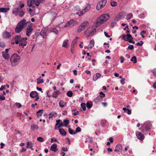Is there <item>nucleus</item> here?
I'll return each instance as SVG.
<instances>
[{
	"label": "nucleus",
	"instance_id": "f257e3e1",
	"mask_svg": "<svg viewBox=\"0 0 156 156\" xmlns=\"http://www.w3.org/2000/svg\"><path fill=\"white\" fill-rule=\"evenodd\" d=\"M20 56L17 54H13L10 58L11 64L12 66L17 65L20 62Z\"/></svg>",
	"mask_w": 156,
	"mask_h": 156
},
{
	"label": "nucleus",
	"instance_id": "f03ea898",
	"mask_svg": "<svg viewBox=\"0 0 156 156\" xmlns=\"http://www.w3.org/2000/svg\"><path fill=\"white\" fill-rule=\"evenodd\" d=\"M110 18V16L108 14H104L100 16L96 21L97 24L99 25L101 23H103L107 20Z\"/></svg>",
	"mask_w": 156,
	"mask_h": 156
},
{
	"label": "nucleus",
	"instance_id": "7ed1b4c3",
	"mask_svg": "<svg viewBox=\"0 0 156 156\" xmlns=\"http://www.w3.org/2000/svg\"><path fill=\"white\" fill-rule=\"evenodd\" d=\"M26 23V21L25 20L23 19L21 20L15 28L16 32L17 33L20 32L24 27Z\"/></svg>",
	"mask_w": 156,
	"mask_h": 156
},
{
	"label": "nucleus",
	"instance_id": "20e7f679",
	"mask_svg": "<svg viewBox=\"0 0 156 156\" xmlns=\"http://www.w3.org/2000/svg\"><path fill=\"white\" fill-rule=\"evenodd\" d=\"M96 31L95 29L92 26H90L84 32V34L87 37L92 36Z\"/></svg>",
	"mask_w": 156,
	"mask_h": 156
},
{
	"label": "nucleus",
	"instance_id": "39448f33",
	"mask_svg": "<svg viewBox=\"0 0 156 156\" xmlns=\"http://www.w3.org/2000/svg\"><path fill=\"white\" fill-rule=\"evenodd\" d=\"M89 23L87 21H85L82 23L78 27L77 30L78 33H80L84 30L89 25Z\"/></svg>",
	"mask_w": 156,
	"mask_h": 156
},
{
	"label": "nucleus",
	"instance_id": "423d86ee",
	"mask_svg": "<svg viewBox=\"0 0 156 156\" xmlns=\"http://www.w3.org/2000/svg\"><path fill=\"white\" fill-rule=\"evenodd\" d=\"M107 3V0H101L97 4L96 9L98 10H99L103 8Z\"/></svg>",
	"mask_w": 156,
	"mask_h": 156
},
{
	"label": "nucleus",
	"instance_id": "0eeeda50",
	"mask_svg": "<svg viewBox=\"0 0 156 156\" xmlns=\"http://www.w3.org/2000/svg\"><path fill=\"white\" fill-rule=\"evenodd\" d=\"M126 12H121L115 18V20L117 21L123 19L126 15Z\"/></svg>",
	"mask_w": 156,
	"mask_h": 156
},
{
	"label": "nucleus",
	"instance_id": "6e6552de",
	"mask_svg": "<svg viewBox=\"0 0 156 156\" xmlns=\"http://www.w3.org/2000/svg\"><path fill=\"white\" fill-rule=\"evenodd\" d=\"M77 23L76 21L74 20H71L67 22L65 25L64 27H72L77 24Z\"/></svg>",
	"mask_w": 156,
	"mask_h": 156
},
{
	"label": "nucleus",
	"instance_id": "1a4fd4ad",
	"mask_svg": "<svg viewBox=\"0 0 156 156\" xmlns=\"http://www.w3.org/2000/svg\"><path fill=\"white\" fill-rule=\"evenodd\" d=\"M152 126L150 122H147L143 124V127L144 128L146 131L148 132L151 129Z\"/></svg>",
	"mask_w": 156,
	"mask_h": 156
},
{
	"label": "nucleus",
	"instance_id": "9d476101",
	"mask_svg": "<svg viewBox=\"0 0 156 156\" xmlns=\"http://www.w3.org/2000/svg\"><path fill=\"white\" fill-rule=\"evenodd\" d=\"M49 27L47 28H45L44 29H43L41 31L40 35L43 38H45L47 35V32H48Z\"/></svg>",
	"mask_w": 156,
	"mask_h": 156
},
{
	"label": "nucleus",
	"instance_id": "9b49d317",
	"mask_svg": "<svg viewBox=\"0 0 156 156\" xmlns=\"http://www.w3.org/2000/svg\"><path fill=\"white\" fill-rule=\"evenodd\" d=\"M27 39V38L26 37L21 38L19 43V45L23 47L25 46L26 45V40Z\"/></svg>",
	"mask_w": 156,
	"mask_h": 156
},
{
	"label": "nucleus",
	"instance_id": "f8f14e48",
	"mask_svg": "<svg viewBox=\"0 0 156 156\" xmlns=\"http://www.w3.org/2000/svg\"><path fill=\"white\" fill-rule=\"evenodd\" d=\"M33 29L32 28L31 26H29L27 28L26 35L27 36L29 37L31 34L32 32Z\"/></svg>",
	"mask_w": 156,
	"mask_h": 156
},
{
	"label": "nucleus",
	"instance_id": "ddd939ff",
	"mask_svg": "<svg viewBox=\"0 0 156 156\" xmlns=\"http://www.w3.org/2000/svg\"><path fill=\"white\" fill-rule=\"evenodd\" d=\"M122 149V147L121 144H119L117 145L115 147L114 151L116 152L119 154H120Z\"/></svg>",
	"mask_w": 156,
	"mask_h": 156
},
{
	"label": "nucleus",
	"instance_id": "4468645a",
	"mask_svg": "<svg viewBox=\"0 0 156 156\" xmlns=\"http://www.w3.org/2000/svg\"><path fill=\"white\" fill-rule=\"evenodd\" d=\"M136 136L137 138L140 140H143L144 138V136L143 134L140 132L137 131L136 133Z\"/></svg>",
	"mask_w": 156,
	"mask_h": 156
},
{
	"label": "nucleus",
	"instance_id": "2eb2a0df",
	"mask_svg": "<svg viewBox=\"0 0 156 156\" xmlns=\"http://www.w3.org/2000/svg\"><path fill=\"white\" fill-rule=\"evenodd\" d=\"M11 35L9 33L5 31L3 33V37L4 38H8L11 37Z\"/></svg>",
	"mask_w": 156,
	"mask_h": 156
},
{
	"label": "nucleus",
	"instance_id": "dca6fc26",
	"mask_svg": "<svg viewBox=\"0 0 156 156\" xmlns=\"http://www.w3.org/2000/svg\"><path fill=\"white\" fill-rule=\"evenodd\" d=\"M102 100L101 98V96H98L95 98L94 100V101L96 104L98 103V102L101 101Z\"/></svg>",
	"mask_w": 156,
	"mask_h": 156
},
{
	"label": "nucleus",
	"instance_id": "f3484780",
	"mask_svg": "<svg viewBox=\"0 0 156 156\" xmlns=\"http://www.w3.org/2000/svg\"><path fill=\"white\" fill-rule=\"evenodd\" d=\"M58 150L57 145L55 144H53L51 147L50 150L54 152H56Z\"/></svg>",
	"mask_w": 156,
	"mask_h": 156
},
{
	"label": "nucleus",
	"instance_id": "a211bd4d",
	"mask_svg": "<svg viewBox=\"0 0 156 156\" xmlns=\"http://www.w3.org/2000/svg\"><path fill=\"white\" fill-rule=\"evenodd\" d=\"M20 11V9L19 8H15L13 10L12 13L16 15H18L19 14Z\"/></svg>",
	"mask_w": 156,
	"mask_h": 156
},
{
	"label": "nucleus",
	"instance_id": "6ab92c4d",
	"mask_svg": "<svg viewBox=\"0 0 156 156\" xmlns=\"http://www.w3.org/2000/svg\"><path fill=\"white\" fill-rule=\"evenodd\" d=\"M27 148H30L32 150H34V149L32 148L33 145V143H32L31 142H28L27 143Z\"/></svg>",
	"mask_w": 156,
	"mask_h": 156
},
{
	"label": "nucleus",
	"instance_id": "aec40b11",
	"mask_svg": "<svg viewBox=\"0 0 156 156\" xmlns=\"http://www.w3.org/2000/svg\"><path fill=\"white\" fill-rule=\"evenodd\" d=\"M30 128L32 131L37 130L38 129V126L37 124H33L31 126Z\"/></svg>",
	"mask_w": 156,
	"mask_h": 156
},
{
	"label": "nucleus",
	"instance_id": "412c9836",
	"mask_svg": "<svg viewBox=\"0 0 156 156\" xmlns=\"http://www.w3.org/2000/svg\"><path fill=\"white\" fill-rule=\"evenodd\" d=\"M34 3L35 4L34 0H28L27 5L29 7H32Z\"/></svg>",
	"mask_w": 156,
	"mask_h": 156
},
{
	"label": "nucleus",
	"instance_id": "4be33fe9",
	"mask_svg": "<svg viewBox=\"0 0 156 156\" xmlns=\"http://www.w3.org/2000/svg\"><path fill=\"white\" fill-rule=\"evenodd\" d=\"M60 134L63 136H65L66 134V132L62 128H60L58 129Z\"/></svg>",
	"mask_w": 156,
	"mask_h": 156
},
{
	"label": "nucleus",
	"instance_id": "5701e85b",
	"mask_svg": "<svg viewBox=\"0 0 156 156\" xmlns=\"http://www.w3.org/2000/svg\"><path fill=\"white\" fill-rule=\"evenodd\" d=\"M38 95V93L36 91H33L30 94V96L33 98H35Z\"/></svg>",
	"mask_w": 156,
	"mask_h": 156
},
{
	"label": "nucleus",
	"instance_id": "b1692460",
	"mask_svg": "<svg viewBox=\"0 0 156 156\" xmlns=\"http://www.w3.org/2000/svg\"><path fill=\"white\" fill-rule=\"evenodd\" d=\"M91 8L90 5L89 4L87 5L86 7L83 9L82 11L84 13L85 12L88 11Z\"/></svg>",
	"mask_w": 156,
	"mask_h": 156
},
{
	"label": "nucleus",
	"instance_id": "393cba45",
	"mask_svg": "<svg viewBox=\"0 0 156 156\" xmlns=\"http://www.w3.org/2000/svg\"><path fill=\"white\" fill-rule=\"evenodd\" d=\"M51 32H53L56 34H58V31L56 28H53L50 29L49 27L48 33Z\"/></svg>",
	"mask_w": 156,
	"mask_h": 156
},
{
	"label": "nucleus",
	"instance_id": "a878e982",
	"mask_svg": "<svg viewBox=\"0 0 156 156\" xmlns=\"http://www.w3.org/2000/svg\"><path fill=\"white\" fill-rule=\"evenodd\" d=\"M66 103L60 100L59 102V106L60 107L63 108L66 105Z\"/></svg>",
	"mask_w": 156,
	"mask_h": 156
},
{
	"label": "nucleus",
	"instance_id": "bb28decb",
	"mask_svg": "<svg viewBox=\"0 0 156 156\" xmlns=\"http://www.w3.org/2000/svg\"><path fill=\"white\" fill-rule=\"evenodd\" d=\"M9 8H0V12H6L9 11Z\"/></svg>",
	"mask_w": 156,
	"mask_h": 156
},
{
	"label": "nucleus",
	"instance_id": "cd10ccee",
	"mask_svg": "<svg viewBox=\"0 0 156 156\" xmlns=\"http://www.w3.org/2000/svg\"><path fill=\"white\" fill-rule=\"evenodd\" d=\"M21 38V36L20 35L16 36L15 38V42L16 44H18L19 43Z\"/></svg>",
	"mask_w": 156,
	"mask_h": 156
},
{
	"label": "nucleus",
	"instance_id": "c85d7f7f",
	"mask_svg": "<svg viewBox=\"0 0 156 156\" xmlns=\"http://www.w3.org/2000/svg\"><path fill=\"white\" fill-rule=\"evenodd\" d=\"M68 40L67 39L64 40L63 43L62 47H63L67 48L68 47Z\"/></svg>",
	"mask_w": 156,
	"mask_h": 156
},
{
	"label": "nucleus",
	"instance_id": "c756f323",
	"mask_svg": "<svg viewBox=\"0 0 156 156\" xmlns=\"http://www.w3.org/2000/svg\"><path fill=\"white\" fill-rule=\"evenodd\" d=\"M2 56L3 58L5 59H8L9 58V54L8 53H4L2 52Z\"/></svg>",
	"mask_w": 156,
	"mask_h": 156
},
{
	"label": "nucleus",
	"instance_id": "7c9ffc66",
	"mask_svg": "<svg viewBox=\"0 0 156 156\" xmlns=\"http://www.w3.org/2000/svg\"><path fill=\"white\" fill-rule=\"evenodd\" d=\"M101 76V74L98 73H97L95 76H94L93 80L94 81H96Z\"/></svg>",
	"mask_w": 156,
	"mask_h": 156
},
{
	"label": "nucleus",
	"instance_id": "2f4dec72",
	"mask_svg": "<svg viewBox=\"0 0 156 156\" xmlns=\"http://www.w3.org/2000/svg\"><path fill=\"white\" fill-rule=\"evenodd\" d=\"M59 93L60 92L58 90L54 91L53 94V97L55 98H56L57 97L58 95L59 94Z\"/></svg>",
	"mask_w": 156,
	"mask_h": 156
},
{
	"label": "nucleus",
	"instance_id": "473e14b6",
	"mask_svg": "<svg viewBox=\"0 0 156 156\" xmlns=\"http://www.w3.org/2000/svg\"><path fill=\"white\" fill-rule=\"evenodd\" d=\"M94 40L92 39V40L88 46L89 48H91L93 47H94Z\"/></svg>",
	"mask_w": 156,
	"mask_h": 156
},
{
	"label": "nucleus",
	"instance_id": "72a5a7b5",
	"mask_svg": "<svg viewBox=\"0 0 156 156\" xmlns=\"http://www.w3.org/2000/svg\"><path fill=\"white\" fill-rule=\"evenodd\" d=\"M133 17V14L132 13H129L127 15L125 19L126 20H128L131 19Z\"/></svg>",
	"mask_w": 156,
	"mask_h": 156
},
{
	"label": "nucleus",
	"instance_id": "f704fd0d",
	"mask_svg": "<svg viewBox=\"0 0 156 156\" xmlns=\"http://www.w3.org/2000/svg\"><path fill=\"white\" fill-rule=\"evenodd\" d=\"M69 120L67 119H65L63 122V123L64 126H66L69 123Z\"/></svg>",
	"mask_w": 156,
	"mask_h": 156
},
{
	"label": "nucleus",
	"instance_id": "c9c22d12",
	"mask_svg": "<svg viewBox=\"0 0 156 156\" xmlns=\"http://www.w3.org/2000/svg\"><path fill=\"white\" fill-rule=\"evenodd\" d=\"M62 121V120L60 119H58L56 121V123L55 125V129H57V127L58 126H57L59 124H60V123H61V122Z\"/></svg>",
	"mask_w": 156,
	"mask_h": 156
},
{
	"label": "nucleus",
	"instance_id": "e433bc0d",
	"mask_svg": "<svg viewBox=\"0 0 156 156\" xmlns=\"http://www.w3.org/2000/svg\"><path fill=\"white\" fill-rule=\"evenodd\" d=\"M43 110H40L38 111L37 112V115L38 117L41 116L43 112Z\"/></svg>",
	"mask_w": 156,
	"mask_h": 156
},
{
	"label": "nucleus",
	"instance_id": "4c0bfd02",
	"mask_svg": "<svg viewBox=\"0 0 156 156\" xmlns=\"http://www.w3.org/2000/svg\"><path fill=\"white\" fill-rule=\"evenodd\" d=\"M37 84H39L41 83H43L44 82L43 79H41L40 78H38L37 79Z\"/></svg>",
	"mask_w": 156,
	"mask_h": 156
},
{
	"label": "nucleus",
	"instance_id": "58836bf2",
	"mask_svg": "<svg viewBox=\"0 0 156 156\" xmlns=\"http://www.w3.org/2000/svg\"><path fill=\"white\" fill-rule=\"evenodd\" d=\"M81 106L84 111L86 110V105L85 103H82L81 104Z\"/></svg>",
	"mask_w": 156,
	"mask_h": 156
},
{
	"label": "nucleus",
	"instance_id": "ea45409f",
	"mask_svg": "<svg viewBox=\"0 0 156 156\" xmlns=\"http://www.w3.org/2000/svg\"><path fill=\"white\" fill-rule=\"evenodd\" d=\"M130 61L133 62L134 63H136L137 62V59L136 56H133L131 58Z\"/></svg>",
	"mask_w": 156,
	"mask_h": 156
},
{
	"label": "nucleus",
	"instance_id": "a19ab883",
	"mask_svg": "<svg viewBox=\"0 0 156 156\" xmlns=\"http://www.w3.org/2000/svg\"><path fill=\"white\" fill-rule=\"evenodd\" d=\"M125 37H126V35H122V39H123V40H125V41H128L130 43H132V39H129V40L125 39Z\"/></svg>",
	"mask_w": 156,
	"mask_h": 156
},
{
	"label": "nucleus",
	"instance_id": "79ce46f5",
	"mask_svg": "<svg viewBox=\"0 0 156 156\" xmlns=\"http://www.w3.org/2000/svg\"><path fill=\"white\" fill-rule=\"evenodd\" d=\"M42 0H34L35 4L36 6H38L40 4Z\"/></svg>",
	"mask_w": 156,
	"mask_h": 156
},
{
	"label": "nucleus",
	"instance_id": "37998d69",
	"mask_svg": "<svg viewBox=\"0 0 156 156\" xmlns=\"http://www.w3.org/2000/svg\"><path fill=\"white\" fill-rule=\"evenodd\" d=\"M67 95L69 97H71L73 95V93L71 91H69L67 93Z\"/></svg>",
	"mask_w": 156,
	"mask_h": 156
},
{
	"label": "nucleus",
	"instance_id": "c03bdc74",
	"mask_svg": "<svg viewBox=\"0 0 156 156\" xmlns=\"http://www.w3.org/2000/svg\"><path fill=\"white\" fill-rule=\"evenodd\" d=\"M81 131V129L80 127H78L76 129V131L74 132V134H76L78 132H80Z\"/></svg>",
	"mask_w": 156,
	"mask_h": 156
},
{
	"label": "nucleus",
	"instance_id": "a18cd8bd",
	"mask_svg": "<svg viewBox=\"0 0 156 156\" xmlns=\"http://www.w3.org/2000/svg\"><path fill=\"white\" fill-rule=\"evenodd\" d=\"M126 35V37H127L125 39H128L129 40L131 39H133V38L132 37L131 35L130 34H128Z\"/></svg>",
	"mask_w": 156,
	"mask_h": 156
},
{
	"label": "nucleus",
	"instance_id": "49530a36",
	"mask_svg": "<svg viewBox=\"0 0 156 156\" xmlns=\"http://www.w3.org/2000/svg\"><path fill=\"white\" fill-rule=\"evenodd\" d=\"M111 4L112 6L114 7L117 5V3L116 2L111 1Z\"/></svg>",
	"mask_w": 156,
	"mask_h": 156
},
{
	"label": "nucleus",
	"instance_id": "de8ad7c7",
	"mask_svg": "<svg viewBox=\"0 0 156 156\" xmlns=\"http://www.w3.org/2000/svg\"><path fill=\"white\" fill-rule=\"evenodd\" d=\"M79 39V37H76L72 41V43H74L75 44H76L77 42V40Z\"/></svg>",
	"mask_w": 156,
	"mask_h": 156
},
{
	"label": "nucleus",
	"instance_id": "09e8293b",
	"mask_svg": "<svg viewBox=\"0 0 156 156\" xmlns=\"http://www.w3.org/2000/svg\"><path fill=\"white\" fill-rule=\"evenodd\" d=\"M84 14V12H83L82 10L76 13V14L78 15L79 16H81Z\"/></svg>",
	"mask_w": 156,
	"mask_h": 156
},
{
	"label": "nucleus",
	"instance_id": "8fccbe9b",
	"mask_svg": "<svg viewBox=\"0 0 156 156\" xmlns=\"http://www.w3.org/2000/svg\"><path fill=\"white\" fill-rule=\"evenodd\" d=\"M146 31L144 30H143L141 31L140 33V34L141 35L142 37L143 38H144L145 37V36L144 35L146 34Z\"/></svg>",
	"mask_w": 156,
	"mask_h": 156
},
{
	"label": "nucleus",
	"instance_id": "3c124183",
	"mask_svg": "<svg viewBox=\"0 0 156 156\" xmlns=\"http://www.w3.org/2000/svg\"><path fill=\"white\" fill-rule=\"evenodd\" d=\"M86 105L87 108L89 109L92 106V104L88 102L87 103Z\"/></svg>",
	"mask_w": 156,
	"mask_h": 156
},
{
	"label": "nucleus",
	"instance_id": "603ef678",
	"mask_svg": "<svg viewBox=\"0 0 156 156\" xmlns=\"http://www.w3.org/2000/svg\"><path fill=\"white\" fill-rule=\"evenodd\" d=\"M24 14V11L20 9V12L19 14L20 16V17H22L23 16Z\"/></svg>",
	"mask_w": 156,
	"mask_h": 156
},
{
	"label": "nucleus",
	"instance_id": "864d4df0",
	"mask_svg": "<svg viewBox=\"0 0 156 156\" xmlns=\"http://www.w3.org/2000/svg\"><path fill=\"white\" fill-rule=\"evenodd\" d=\"M68 131L69 133L71 134H74V132L70 128L68 129Z\"/></svg>",
	"mask_w": 156,
	"mask_h": 156
},
{
	"label": "nucleus",
	"instance_id": "5fc2aeb1",
	"mask_svg": "<svg viewBox=\"0 0 156 156\" xmlns=\"http://www.w3.org/2000/svg\"><path fill=\"white\" fill-rule=\"evenodd\" d=\"M15 106L18 108H20L22 107L21 104L19 103H15Z\"/></svg>",
	"mask_w": 156,
	"mask_h": 156
},
{
	"label": "nucleus",
	"instance_id": "6e6d98bb",
	"mask_svg": "<svg viewBox=\"0 0 156 156\" xmlns=\"http://www.w3.org/2000/svg\"><path fill=\"white\" fill-rule=\"evenodd\" d=\"M5 46L4 43L3 41H0V47L2 48H4Z\"/></svg>",
	"mask_w": 156,
	"mask_h": 156
},
{
	"label": "nucleus",
	"instance_id": "4d7b16f0",
	"mask_svg": "<svg viewBox=\"0 0 156 156\" xmlns=\"http://www.w3.org/2000/svg\"><path fill=\"white\" fill-rule=\"evenodd\" d=\"M37 140L40 142H43L44 141L43 138L41 137H38L37 139Z\"/></svg>",
	"mask_w": 156,
	"mask_h": 156
},
{
	"label": "nucleus",
	"instance_id": "13d9d810",
	"mask_svg": "<svg viewBox=\"0 0 156 156\" xmlns=\"http://www.w3.org/2000/svg\"><path fill=\"white\" fill-rule=\"evenodd\" d=\"M143 43H144L142 41H140V43L139 42H137L136 44L137 46H142L143 44Z\"/></svg>",
	"mask_w": 156,
	"mask_h": 156
},
{
	"label": "nucleus",
	"instance_id": "bf43d9fd",
	"mask_svg": "<svg viewBox=\"0 0 156 156\" xmlns=\"http://www.w3.org/2000/svg\"><path fill=\"white\" fill-rule=\"evenodd\" d=\"M0 99L3 101L5 99V98L3 95H0Z\"/></svg>",
	"mask_w": 156,
	"mask_h": 156
},
{
	"label": "nucleus",
	"instance_id": "052dcab7",
	"mask_svg": "<svg viewBox=\"0 0 156 156\" xmlns=\"http://www.w3.org/2000/svg\"><path fill=\"white\" fill-rule=\"evenodd\" d=\"M125 79L124 78H122L120 80L121 83L122 84H124L125 83Z\"/></svg>",
	"mask_w": 156,
	"mask_h": 156
},
{
	"label": "nucleus",
	"instance_id": "680f3d73",
	"mask_svg": "<svg viewBox=\"0 0 156 156\" xmlns=\"http://www.w3.org/2000/svg\"><path fill=\"white\" fill-rule=\"evenodd\" d=\"M100 94L101 96V98H102L103 97H104L105 96V94L102 92H101L100 93Z\"/></svg>",
	"mask_w": 156,
	"mask_h": 156
},
{
	"label": "nucleus",
	"instance_id": "e2e57ef3",
	"mask_svg": "<svg viewBox=\"0 0 156 156\" xmlns=\"http://www.w3.org/2000/svg\"><path fill=\"white\" fill-rule=\"evenodd\" d=\"M62 126H64L63 125V122H62V121L61 122V123H60V124H59V125H58V126H57V128H59L60 127H62Z\"/></svg>",
	"mask_w": 156,
	"mask_h": 156
},
{
	"label": "nucleus",
	"instance_id": "0e129e2a",
	"mask_svg": "<svg viewBox=\"0 0 156 156\" xmlns=\"http://www.w3.org/2000/svg\"><path fill=\"white\" fill-rule=\"evenodd\" d=\"M120 62L121 63H122L124 62V59L123 57L121 56L120 58Z\"/></svg>",
	"mask_w": 156,
	"mask_h": 156
},
{
	"label": "nucleus",
	"instance_id": "69168bd1",
	"mask_svg": "<svg viewBox=\"0 0 156 156\" xmlns=\"http://www.w3.org/2000/svg\"><path fill=\"white\" fill-rule=\"evenodd\" d=\"M134 48V46L133 45H129V47H128V49H129L130 50L133 49Z\"/></svg>",
	"mask_w": 156,
	"mask_h": 156
},
{
	"label": "nucleus",
	"instance_id": "338daca9",
	"mask_svg": "<svg viewBox=\"0 0 156 156\" xmlns=\"http://www.w3.org/2000/svg\"><path fill=\"white\" fill-rule=\"evenodd\" d=\"M27 150V149L24 148V147H23L22 149L20 150V151L21 152H23L25 151H26Z\"/></svg>",
	"mask_w": 156,
	"mask_h": 156
},
{
	"label": "nucleus",
	"instance_id": "774afa93",
	"mask_svg": "<svg viewBox=\"0 0 156 156\" xmlns=\"http://www.w3.org/2000/svg\"><path fill=\"white\" fill-rule=\"evenodd\" d=\"M152 72L155 76H156V71L155 70H152Z\"/></svg>",
	"mask_w": 156,
	"mask_h": 156
}]
</instances>
